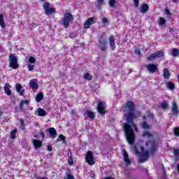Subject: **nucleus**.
<instances>
[{
  "label": "nucleus",
  "instance_id": "bb28decb",
  "mask_svg": "<svg viewBox=\"0 0 179 179\" xmlns=\"http://www.w3.org/2000/svg\"><path fill=\"white\" fill-rule=\"evenodd\" d=\"M0 26L2 29H5V22L3 21V15H0Z\"/></svg>",
  "mask_w": 179,
  "mask_h": 179
},
{
  "label": "nucleus",
  "instance_id": "72a5a7b5",
  "mask_svg": "<svg viewBox=\"0 0 179 179\" xmlns=\"http://www.w3.org/2000/svg\"><path fill=\"white\" fill-rule=\"evenodd\" d=\"M92 75H90L89 73H85L84 74V78L86 79L87 80H92Z\"/></svg>",
  "mask_w": 179,
  "mask_h": 179
},
{
  "label": "nucleus",
  "instance_id": "20e7f679",
  "mask_svg": "<svg viewBox=\"0 0 179 179\" xmlns=\"http://www.w3.org/2000/svg\"><path fill=\"white\" fill-rule=\"evenodd\" d=\"M43 9L45 10V15H47V16H50V15L55 13V8H52L49 2L43 3Z\"/></svg>",
  "mask_w": 179,
  "mask_h": 179
},
{
  "label": "nucleus",
  "instance_id": "6e6d98bb",
  "mask_svg": "<svg viewBox=\"0 0 179 179\" xmlns=\"http://www.w3.org/2000/svg\"><path fill=\"white\" fill-rule=\"evenodd\" d=\"M104 179H113L112 177H108V178H106Z\"/></svg>",
  "mask_w": 179,
  "mask_h": 179
},
{
  "label": "nucleus",
  "instance_id": "473e14b6",
  "mask_svg": "<svg viewBox=\"0 0 179 179\" xmlns=\"http://www.w3.org/2000/svg\"><path fill=\"white\" fill-rule=\"evenodd\" d=\"M179 50L177 48H174L172 50V55L173 57H178Z\"/></svg>",
  "mask_w": 179,
  "mask_h": 179
},
{
  "label": "nucleus",
  "instance_id": "423d86ee",
  "mask_svg": "<svg viewBox=\"0 0 179 179\" xmlns=\"http://www.w3.org/2000/svg\"><path fill=\"white\" fill-rule=\"evenodd\" d=\"M97 110L101 115H104V114H106V103L103 101H99Z\"/></svg>",
  "mask_w": 179,
  "mask_h": 179
},
{
  "label": "nucleus",
  "instance_id": "f257e3e1",
  "mask_svg": "<svg viewBox=\"0 0 179 179\" xmlns=\"http://www.w3.org/2000/svg\"><path fill=\"white\" fill-rule=\"evenodd\" d=\"M124 112L123 118L127 121V123L123 125L124 134L127 142L129 145H133L135 142V132H138L136 124L134 123L133 120L141 117V111H135V103L132 101H127L126 105L122 108Z\"/></svg>",
  "mask_w": 179,
  "mask_h": 179
},
{
  "label": "nucleus",
  "instance_id": "bf43d9fd",
  "mask_svg": "<svg viewBox=\"0 0 179 179\" xmlns=\"http://www.w3.org/2000/svg\"><path fill=\"white\" fill-rule=\"evenodd\" d=\"M170 31L173 30V28H169Z\"/></svg>",
  "mask_w": 179,
  "mask_h": 179
},
{
  "label": "nucleus",
  "instance_id": "b1692460",
  "mask_svg": "<svg viewBox=\"0 0 179 179\" xmlns=\"http://www.w3.org/2000/svg\"><path fill=\"white\" fill-rule=\"evenodd\" d=\"M4 91H5V93H6V94L8 96H10V94H12V92L10 91V89L9 88V83H6L5 85Z\"/></svg>",
  "mask_w": 179,
  "mask_h": 179
},
{
  "label": "nucleus",
  "instance_id": "2eb2a0df",
  "mask_svg": "<svg viewBox=\"0 0 179 179\" xmlns=\"http://www.w3.org/2000/svg\"><path fill=\"white\" fill-rule=\"evenodd\" d=\"M29 87L37 90L38 89V85L37 84V79H32L29 82Z\"/></svg>",
  "mask_w": 179,
  "mask_h": 179
},
{
  "label": "nucleus",
  "instance_id": "f3484780",
  "mask_svg": "<svg viewBox=\"0 0 179 179\" xmlns=\"http://www.w3.org/2000/svg\"><path fill=\"white\" fill-rule=\"evenodd\" d=\"M171 111L174 115H178V106H177V103H176V102L172 103Z\"/></svg>",
  "mask_w": 179,
  "mask_h": 179
},
{
  "label": "nucleus",
  "instance_id": "4468645a",
  "mask_svg": "<svg viewBox=\"0 0 179 179\" xmlns=\"http://www.w3.org/2000/svg\"><path fill=\"white\" fill-rule=\"evenodd\" d=\"M48 132L50 134L49 136L51 139H55V138H57V130H55L54 127L49 128Z\"/></svg>",
  "mask_w": 179,
  "mask_h": 179
},
{
  "label": "nucleus",
  "instance_id": "ea45409f",
  "mask_svg": "<svg viewBox=\"0 0 179 179\" xmlns=\"http://www.w3.org/2000/svg\"><path fill=\"white\" fill-rule=\"evenodd\" d=\"M161 106L164 110H166V108L169 107V103H167V102H163L162 103H161Z\"/></svg>",
  "mask_w": 179,
  "mask_h": 179
},
{
  "label": "nucleus",
  "instance_id": "0eeeda50",
  "mask_svg": "<svg viewBox=\"0 0 179 179\" xmlns=\"http://www.w3.org/2000/svg\"><path fill=\"white\" fill-rule=\"evenodd\" d=\"M99 45L102 51H106L107 48V38H106V37L101 36L99 38Z\"/></svg>",
  "mask_w": 179,
  "mask_h": 179
},
{
  "label": "nucleus",
  "instance_id": "4c0bfd02",
  "mask_svg": "<svg viewBox=\"0 0 179 179\" xmlns=\"http://www.w3.org/2000/svg\"><path fill=\"white\" fill-rule=\"evenodd\" d=\"M156 55L154 54H152L151 55H150L148 57V61H153L155 59H156Z\"/></svg>",
  "mask_w": 179,
  "mask_h": 179
},
{
  "label": "nucleus",
  "instance_id": "4be33fe9",
  "mask_svg": "<svg viewBox=\"0 0 179 179\" xmlns=\"http://www.w3.org/2000/svg\"><path fill=\"white\" fill-rule=\"evenodd\" d=\"M154 117L155 116L153 115V113H150V111H147L145 113V116H143V119L144 120V121H145V120H148V118L153 120Z\"/></svg>",
  "mask_w": 179,
  "mask_h": 179
},
{
  "label": "nucleus",
  "instance_id": "864d4df0",
  "mask_svg": "<svg viewBox=\"0 0 179 179\" xmlns=\"http://www.w3.org/2000/svg\"><path fill=\"white\" fill-rule=\"evenodd\" d=\"M71 114H72L73 115H76V110H72V111H71Z\"/></svg>",
  "mask_w": 179,
  "mask_h": 179
},
{
  "label": "nucleus",
  "instance_id": "4d7b16f0",
  "mask_svg": "<svg viewBox=\"0 0 179 179\" xmlns=\"http://www.w3.org/2000/svg\"><path fill=\"white\" fill-rule=\"evenodd\" d=\"M20 124H21L22 125H23V120H20Z\"/></svg>",
  "mask_w": 179,
  "mask_h": 179
},
{
  "label": "nucleus",
  "instance_id": "f704fd0d",
  "mask_svg": "<svg viewBox=\"0 0 179 179\" xmlns=\"http://www.w3.org/2000/svg\"><path fill=\"white\" fill-rule=\"evenodd\" d=\"M16 132H17V129H15L13 131L10 133V138L11 139H15L16 138Z\"/></svg>",
  "mask_w": 179,
  "mask_h": 179
},
{
  "label": "nucleus",
  "instance_id": "7c9ffc66",
  "mask_svg": "<svg viewBox=\"0 0 179 179\" xmlns=\"http://www.w3.org/2000/svg\"><path fill=\"white\" fill-rule=\"evenodd\" d=\"M143 136L144 138H149L150 139V138H153V134H152L148 131H145L143 134Z\"/></svg>",
  "mask_w": 179,
  "mask_h": 179
},
{
  "label": "nucleus",
  "instance_id": "49530a36",
  "mask_svg": "<svg viewBox=\"0 0 179 179\" xmlns=\"http://www.w3.org/2000/svg\"><path fill=\"white\" fill-rule=\"evenodd\" d=\"M74 178H73V176H72L71 174H67L65 179H74Z\"/></svg>",
  "mask_w": 179,
  "mask_h": 179
},
{
  "label": "nucleus",
  "instance_id": "a878e982",
  "mask_svg": "<svg viewBox=\"0 0 179 179\" xmlns=\"http://www.w3.org/2000/svg\"><path fill=\"white\" fill-rule=\"evenodd\" d=\"M44 97V95L43 94L42 92L39 93L36 97V101H37V103H40V101L41 100H43V98Z\"/></svg>",
  "mask_w": 179,
  "mask_h": 179
},
{
  "label": "nucleus",
  "instance_id": "c9c22d12",
  "mask_svg": "<svg viewBox=\"0 0 179 179\" xmlns=\"http://www.w3.org/2000/svg\"><path fill=\"white\" fill-rule=\"evenodd\" d=\"M116 0H109L108 5L110 8H114L115 6Z\"/></svg>",
  "mask_w": 179,
  "mask_h": 179
},
{
  "label": "nucleus",
  "instance_id": "3c124183",
  "mask_svg": "<svg viewBox=\"0 0 179 179\" xmlns=\"http://www.w3.org/2000/svg\"><path fill=\"white\" fill-rule=\"evenodd\" d=\"M40 134H41V138H45V134H44V132L40 131Z\"/></svg>",
  "mask_w": 179,
  "mask_h": 179
},
{
  "label": "nucleus",
  "instance_id": "1a4fd4ad",
  "mask_svg": "<svg viewBox=\"0 0 179 179\" xmlns=\"http://www.w3.org/2000/svg\"><path fill=\"white\" fill-rule=\"evenodd\" d=\"M145 67L150 73H155L157 72V71H159V69L157 68V65L155 64H148L145 66Z\"/></svg>",
  "mask_w": 179,
  "mask_h": 179
},
{
  "label": "nucleus",
  "instance_id": "2f4dec72",
  "mask_svg": "<svg viewBox=\"0 0 179 179\" xmlns=\"http://www.w3.org/2000/svg\"><path fill=\"white\" fill-rule=\"evenodd\" d=\"M66 138H65V136L62 135V134H60L57 140V142H59V141H62L63 143H65L66 141Z\"/></svg>",
  "mask_w": 179,
  "mask_h": 179
},
{
  "label": "nucleus",
  "instance_id": "e433bc0d",
  "mask_svg": "<svg viewBox=\"0 0 179 179\" xmlns=\"http://www.w3.org/2000/svg\"><path fill=\"white\" fill-rule=\"evenodd\" d=\"M164 23H166V19H164L163 17H160L159 20V26H163V24H164Z\"/></svg>",
  "mask_w": 179,
  "mask_h": 179
},
{
  "label": "nucleus",
  "instance_id": "6ab92c4d",
  "mask_svg": "<svg viewBox=\"0 0 179 179\" xmlns=\"http://www.w3.org/2000/svg\"><path fill=\"white\" fill-rule=\"evenodd\" d=\"M16 90L19 93L20 96H23L24 94V90H22V85L20 83H17Z\"/></svg>",
  "mask_w": 179,
  "mask_h": 179
},
{
  "label": "nucleus",
  "instance_id": "5fc2aeb1",
  "mask_svg": "<svg viewBox=\"0 0 179 179\" xmlns=\"http://www.w3.org/2000/svg\"><path fill=\"white\" fill-rule=\"evenodd\" d=\"M162 171H164V173H166V171L164 170V166L162 165Z\"/></svg>",
  "mask_w": 179,
  "mask_h": 179
},
{
  "label": "nucleus",
  "instance_id": "cd10ccee",
  "mask_svg": "<svg viewBox=\"0 0 179 179\" xmlns=\"http://www.w3.org/2000/svg\"><path fill=\"white\" fill-rule=\"evenodd\" d=\"M174 83H171V82H168L166 83V87L168 89H170V90H174Z\"/></svg>",
  "mask_w": 179,
  "mask_h": 179
},
{
  "label": "nucleus",
  "instance_id": "c756f323",
  "mask_svg": "<svg viewBox=\"0 0 179 179\" xmlns=\"http://www.w3.org/2000/svg\"><path fill=\"white\" fill-rule=\"evenodd\" d=\"M141 127L143 128V129H149V128H150V125H149V124H148V122L145 121L143 122Z\"/></svg>",
  "mask_w": 179,
  "mask_h": 179
},
{
  "label": "nucleus",
  "instance_id": "de8ad7c7",
  "mask_svg": "<svg viewBox=\"0 0 179 179\" xmlns=\"http://www.w3.org/2000/svg\"><path fill=\"white\" fill-rule=\"evenodd\" d=\"M134 3L135 6H139V0H134Z\"/></svg>",
  "mask_w": 179,
  "mask_h": 179
},
{
  "label": "nucleus",
  "instance_id": "603ef678",
  "mask_svg": "<svg viewBox=\"0 0 179 179\" xmlns=\"http://www.w3.org/2000/svg\"><path fill=\"white\" fill-rule=\"evenodd\" d=\"M136 53H137L138 55H141V50L136 49Z\"/></svg>",
  "mask_w": 179,
  "mask_h": 179
},
{
  "label": "nucleus",
  "instance_id": "8fccbe9b",
  "mask_svg": "<svg viewBox=\"0 0 179 179\" xmlns=\"http://www.w3.org/2000/svg\"><path fill=\"white\" fill-rule=\"evenodd\" d=\"M47 149H48V152H51L52 150V146L48 145Z\"/></svg>",
  "mask_w": 179,
  "mask_h": 179
},
{
  "label": "nucleus",
  "instance_id": "a19ab883",
  "mask_svg": "<svg viewBox=\"0 0 179 179\" xmlns=\"http://www.w3.org/2000/svg\"><path fill=\"white\" fill-rule=\"evenodd\" d=\"M175 136H179V128L176 127L174 129Z\"/></svg>",
  "mask_w": 179,
  "mask_h": 179
},
{
  "label": "nucleus",
  "instance_id": "7ed1b4c3",
  "mask_svg": "<svg viewBox=\"0 0 179 179\" xmlns=\"http://www.w3.org/2000/svg\"><path fill=\"white\" fill-rule=\"evenodd\" d=\"M73 20V16L71 13H66L62 20L61 24L66 29L69 27V23Z\"/></svg>",
  "mask_w": 179,
  "mask_h": 179
},
{
  "label": "nucleus",
  "instance_id": "a18cd8bd",
  "mask_svg": "<svg viewBox=\"0 0 179 179\" xmlns=\"http://www.w3.org/2000/svg\"><path fill=\"white\" fill-rule=\"evenodd\" d=\"M68 163L69 164H70V166H72V164H73V159H72V157H69L68 159Z\"/></svg>",
  "mask_w": 179,
  "mask_h": 179
},
{
  "label": "nucleus",
  "instance_id": "aec40b11",
  "mask_svg": "<svg viewBox=\"0 0 179 179\" xmlns=\"http://www.w3.org/2000/svg\"><path fill=\"white\" fill-rule=\"evenodd\" d=\"M33 144L36 149H38V148H40L41 145H43V142L40 140L34 139Z\"/></svg>",
  "mask_w": 179,
  "mask_h": 179
},
{
  "label": "nucleus",
  "instance_id": "680f3d73",
  "mask_svg": "<svg viewBox=\"0 0 179 179\" xmlns=\"http://www.w3.org/2000/svg\"><path fill=\"white\" fill-rule=\"evenodd\" d=\"M41 1H45V0H41Z\"/></svg>",
  "mask_w": 179,
  "mask_h": 179
},
{
  "label": "nucleus",
  "instance_id": "393cba45",
  "mask_svg": "<svg viewBox=\"0 0 179 179\" xmlns=\"http://www.w3.org/2000/svg\"><path fill=\"white\" fill-rule=\"evenodd\" d=\"M148 9H149V6H148V4H143L141 6V12L142 13H146V12H148Z\"/></svg>",
  "mask_w": 179,
  "mask_h": 179
},
{
  "label": "nucleus",
  "instance_id": "a211bd4d",
  "mask_svg": "<svg viewBox=\"0 0 179 179\" xmlns=\"http://www.w3.org/2000/svg\"><path fill=\"white\" fill-rule=\"evenodd\" d=\"M164 79H170V76L171 74L170 73V71L167 68L164 69L163 70V75Z\"/></svg>",
  "mask_w": 179,
  "mask_h": 179
},
{
  "label": "nucleus",
  "instance_id": "dca6fc26",
  "mask_svg": "<svg viewBox=\"0 0 179 179\" xmlns=\"http://www.w3.org/2000/svg\"><path fill=\"white\" fill-rule=\"evenodd\" d=\"M122 152H123L124 160L127 166H129V164H131V159H129V156L128 155V152H127L125 150H123Z\"/></svg>",
  "mask_w": 179,
  "mask_h": 179
},
{
  "label": "nucleus",
  "instance_id": "c85d7f7f",
  "mask_svg": "<svg viewBox=\"0 0 179 179\" xmlns=\"http://www.w3.org/2000/svg\"><path fill=\"white\" fill-rule=\"evenodd\" d=\"M173 155L175 156V159H178L179 157V149L174 148H173Z\"/></svg>",
  "mask_w": 179,
  "mask_h": 179
},
{
  "label": "nucleus",
  "instance_id": "6e6552de",
  "mask_svg": "<svg viewBox=\"0 0 179 179\" xmlns=\"http://www.w3.org/2000/svg\"><path fill=\"white\" fill-rule=\"evenodd\" d=\"M86 162L90 166L94 164V157H93V153L91 151H88L86 156Z\"/></svg>",
  "mask_w": 179,
  "mask_h": 179
},
{
  "label": "nucleus",
  "instance_id": "37998d69",
  "mask_svg": "<svg viewBox=\"0 0 179 179\" xmlns=\"http://www.w3.org/2000/svg\"><path fill=\"white\" fill-rule=\"evenodd\" d=\"M27 69H28L29 71H33V69H34V65L28 64L27 65Z\"/></svg>",
  "mask_w": 179,
  "mask_h": 179
},
{
  "label": "nucleus",
  "instance_id": "e2e57ef3",
  "mask_svg": "<svg viewBox=\"0 0 179 179\" xmlns=\"http://www.w3.org/2000/svg\"><path fill=\"white\" fill-rule=\"evenodd\" d=\"M87 1H89V0H87Z\"/></svg>",
  "mask_w": 179,
  "mask_h": 179
},
{
  "label": "nucleus",
  "instance_id": "ddd939ff",
  "mask_svg": "<svg viewBox=\"0 0 179 179\" xmlns=\"http://www.w3.org/2000/svg\"><path fill=\"white\" fill-rule=\"evenodd\" d=\"M36 115H38V117H45L47 115V112L44 110V109L38 108L36 111H35Z\"/></svg>",
  "mask_w": 179,
  "mask_h": 179
},
{
  "label": "nucleus",
  "instance_id": "58836bf2",
  "mask_svg": "<svg viewBox=\"0 0 179 179\" xmlns=\"http://www.w3.org/2000/svg\"><path fill=\"white\" fill-rule=\"evenodd\" d=\"M29 62H30V64H36V59L34 57H29Z\"/></svg>",
  "mask_w": 179,
  "mask_h": 179
},
{
  "label": "nucleus",
  "instance_id": "052dcab7",
  "mask_svg": "<svg viewBox=\"0 0 179 179\" xmlns=\"http://www.w3.org/2000/svg\"><path fill=\"white\" fill-rule=\"evenodd\" d=\"M173 2H177V0H173Z\"/></svg>",
  "mask_w": 179,
  "mask_h": 179
},
{
  "label": "nucleus",
  "instance_id": "f03ea898",
  "mask_svg": "<svg viewBox=\"0 0 179 179\" xmlns=\"http://www.w3.org/2000/svg\"><path fill=\"white\" fill-rule=\"evenodd\" d=\"M143 143H139L137 145H131V148H134V153L136 155H140L139 162H146L149 158V152L151 155H153L155 152H156V149H157V145H159L158 140H152L148 143H145V146L148 150H145V148L142 145Z\"/></svg>",
  "mask_w": 179,
  "mask_h": 179
},
{
  "label": "nucleus",
  "instance_id": "5701e85b",
  "mask_svg": "<svg viewBox=\"0 0 179 179\" xmlns=\"http://www.w3.org/2000/svg\"><path fill=\"white\" fill-rule=\"evenodd\" d=\"M156 58H162V57H164V50H161L159 51H157L155 53Z\"/></svg>",
  "mask_w": 179,
  "mask_h": 179
},
{
  "label": "nucleus",
  "instance_id": "09e8293b",
  "mask_svg": "<svg viewBox=\"0 0 179 179\" xmlns=\"http://www.w3.org/2000/svg\"><path fill=\"white\" fill-rule=\"evenodd\" d=\"M165 14L168 15L169 16L171 15V13H170V10L169 9H167V8L165 9Z\"/></svg>",
  "mask_w": 179,
  "mask_h": 179
},
{
  "label": "nucleus",
  "instance_id": "39448f33",
  "mask_svg": "<svg viewBox=\"0 0 179 179\" xmlns=\"http://www.w3.org/2000/svg\"><path fill=\"white\" fill-rule=\"evenodd\" d=\"M13 69H17L19 68V66L17 65V57L15 56V55H11L10 56V65Z\"/></svg>",
  "mask_w": 179,
  "mask_h": 179
},
{
  "label": "nucleus",
  "instance_id": "f8f14e48",
  "mask_svg": "<svg viewBox=\"0 0 179 179\" xmlns=\"http://www.w3.org/2000/svg\"><path fill=\"white\" fill-rule=\"evenodd\" d=\"M30 104V102L27 100H20L19 107L21 111H23L24 110V106L27 107Z\"/></svg>",
  "mask_w": 179,
  "mask_h": 179
},
{
  "label": "nucleus",
  "instance_id": "9b49d317",
  "mask_svg": "<svg viewBox=\"0 0 179 179\" xmlns=\"http://www.w3.org/2000/svg\"><path fill=\"white\" fill-rule=\"evenodd\" d=\"M109 45L112 50H115V38L114 35H110L108 38Z\"/></svg>",
  "mask_w": 179,
  "mask_h": 179
},
{
  "label": "nucleus",
  "instance_id": "79ce46f5",
  "mask_svg": "<svg viewBox=\"0 0 179 179\" xmlns=\"http://www.w3.org/2000/svg\"><path fill=\"white\" fill-rule=\"evenodd\" d=\"M102 23L103 24H108V20L106 17L102 18Z\"/></svg>",
  "mask_w": 179,
  "mask_h": 179
},
{
  "label": "nucleus",
  "instance_id": "13d9d810",
  "mask_svg": "<svg viewBox=\"0 0 179 179\" xmlns=\"http://www.w3.org/2000/svg\"><path fill=\"white\" fill-rule=\"evenodd\" d=\"M40 179H48V178H41Z\"/></svg>",
  "mask_w": 179,
  "mask_h": 179
},
{
  "label": "nucleus",
  "instance_id": "9d476101",
  "mask_svg": "<svg viewBox=\"0 0 179 179\" xmlns=\"http://www.w3.org/2000/svg\"><path fill=\"white\" fill-rule=\"evenodd\" d=\"M94 23H96V20L94 19V17H91L86 20L84 24V27L85 29H89L90 26L92 24H94Z\"/></svg>",
  "mask_w": 179,
  "mask_h": 179
},
{
  "label": "nucleus",
  "instance_id": "412c9836",
  "mask_svg": "<svg viewBox=\"0 0 179 179\" xmlns=\"http://www.w3.org/2000/svg\"><path fill=\"white\" fill-rule=\"evenodd\" d=\"M85 117H88V118H90V120H93L94 118V113L90 111V110H87L84 113Z\"/></svg>",
  "mask_w": 179,
  "mask_h": 179
},
{
  "label": "nucleus",
  "instance_id": "c03bdc74",
  "mask_svg": "<svg viewBox=\"0 0 179 179\" xmlns=\"http://www.w3.org/2000/svg\"><path fill=\"white\" fill-rule=\"evenodd\" d=\"M96 1L99 6H102V5L104 3V0H96Z\"/></svg>",
  "mask_w": 179,
  "mask_h": 179
}]
</instances>
